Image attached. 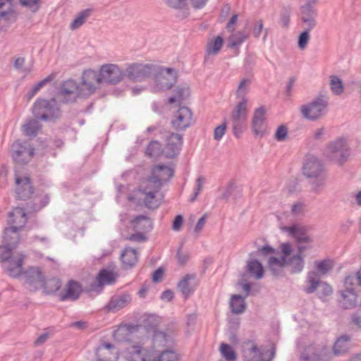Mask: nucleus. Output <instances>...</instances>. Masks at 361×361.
<instances>
[{
    "label": "nucleus",
    "mask_w": 361,
    "mask_h": 361,
    "mask_svg": "<svg viewBox=\"0 0 361 361\" xmlns=\"http://www.w3.org/2000/svg\"><path fill=\"white\" fill-rule=\"evenodd\" d=\"M26 256L21 252L12 253L11 248L7 246H0V262L7 274L13 278L23 276L27 288L30 291H36L40 288H44L45 278L39 267H30L23 270V264Z\"/></svg>",
    "instance_id": "obj_1"
},
{
    "label": "nucleus",
    "mask_w": 361,
    "mask_h": 361,
    "mask_svg": "<svg viewBox=\"0 0 361 361\" xmlns=\"http://www.w3.org/2000/svg\"><path fill=\"white\" fill-rule=\"evenodd\" d=\"M161 187L162 182H142L138 189L128 198L148 209H154L159 207L164 198Z\"/></svg>",
    "instance_id": "obj_2"
},
{
    "label": "nucleus",
    "mask_w": 361,
    "mask_h": 361,
    "mask_svg": "<svg viewBox=\"0 0 361 361\" xmlns=\"http://www.w3.org/2000/svg\"><path fill=\"white\" fill-rule=\"evenodd\" d=\"M16 197L22 200L32 199L30 203L27 205L29 212H37L45 207L49 202L47 195L42 192H35L32 182H16Z\"/></svg>",
    "instance_id": "obj_3"
},
{
    "label": "nucleus",
    "mask_w": 361,
    "mask_h": 361,
    "mask_svg": "<svg viewBox=\"0 0 361 361\" xmlns=\"http://www.w3.org/2000/svg\"><path fill=\"white\" fill-rule=\"evenodd\" d=\"M27 221V214L21 207H16L9 213L8 222L10 227L4 231V246H7L11 250L16 246L19 242L18 231L25 227Z\"/></svg>",
    "instance_id": "obj_4"
},
{
    "label": "nucleus",
    "mask_w": 361,
    "mask_h": 361,
    "mask_svg": "<svg viewBox=\"0 0 361 361\" xmlns=\"http://www.w3.org/2000/svg\"><path fill=\"white\" fill-rule=\"evenodd\" d=\"M323 154L329 162L341 166L349 161L350 148L345 139L338 138L326 146Z\"/></svg>",
    "instance_id": "obj_5"
},
{
    "label": "nucleus",
    "mask_w": 361,
    "mask_h": 361,
    "mask_svg": "<svg viewBox=\"0 0 361 361\" xmlns=\"http://www.w3.org/2000/svg\"><path fill=\"white\" fill-rule=\"evenodd\" d=\"M328 102L324 99L316 98L300 108L303 118L315 121L321 118L326 112Z\"/></svg>",
    "instance_id": "obj_6"
},
{
    "label": "nucleus",
    "mask_w": 361,
    "mask_h": 361,
    "mask_svg": "<svg viewBox=\"0 0 361 361\" xmlns=\"http://www.w3.org/2000/svg\"><path fill=\"white\" fill-rule=\"evenodd\" d=\"M176 80V74L173 70L163 69L152 79L149 89L154 92L167 90L173 85Z\"/></svg>",
    "instance_id": "obj_7"
},
{
    "label": "nucleus",
    "mask_w": 361,
    "mask_h": 361,
    "mask_svg": "<svg viewBox=\"0 0 361 361\" xmlns=\"http://www.w3.org/2000/svg\"><path fill=\"white\" fill-rule=\"evenodd\" d=\"M98 72L102 83L117 84L123 80L124 76L123 70L114 63L103 64Z\"/></svg>",
    "instance_id": "obj_8"
},
{
    "label": "nucleus",
    "mask_w": 361,
    "mask_h": 361,
    "mask_svg": "<svg viewBox=\"0 0 361 361\" xmlns=\"http://www.w3.org/2000/svg\"><path fill=\"white\" fill-rule=\"evenodd\" d=\"M102 83L98 71L85 70L81 77L80 92L83 94H92L99 88Z\"/></svg>",
    "instance_id": "obj_9"
},
{
    "label": "nucleus",
    "mask_w": 361,
    "mask_h": 361,
    "mask_svg": "<svg viewBox=\"0 0 361 361\" xmlns=\"http://www.w3.org/2000/svg\"><path fill=\"white\" fill-rule=\"evenodd\" d=\"M128 361H159L158 355L152 350L140 345H131L124 352Z\"/></svg>",
    "instance_id": "obj_10"
},
{
    "label": "nucleus",
    "mask_w": 361,
    "mask_h": 361,
    "mask_svg": "<svg viewBox=\"0 0 361 361\" xmlns=\"http://www.w3.org/2000/svg\"><path fill=\"white\" fill-rule=\"evenodd\" d=\"M251 130L255 137H262L268 131L266 110L259 107L255 109L252 118Z\"/></svg>",
    "instance_id": "obj_11"
},
{
    "label": "nucleus",
    "mask_w": 361,
    "mask_h": 361,
    "mask_svg": "<svg viewBox=\"0 0 361 361\" xmlns=\"http://www.w3.org/2000/svg\"><path fill=\"white\" fill-rule=\"evenodd\" d=\"M302 172L308 178H323L324 170L319 159L310 155L305 159Z\"/></svg>",
    "instance_id": "obj_12"
},
{
    "label": "nucleus",
    "mask_w": 361,
    "mask_h": 361,
    "mask_svg": "<svg viewBox=\"0 0 361 361\" xmlns=\"http://www.w3.org/2000/svg\"><path fill=\"white\" fill-rule=\"evenodd\" d=\"M193 122V114L192 111L185 106L180 107L174 113L171 124L176 130H185Z\"/></svg>",
    "instance_id": "obj_13"
},
{
    "label": "nucleus",
    "mask_w": 361,
    "mask_h": 361,
    "mask_svg": "<svg viewBox=\"0 0 361 361\" xmlns=\"http://www.w3.org/2000/svg\"><path fill=\"white\" fill-rule=\"evenodd\" d=\"M152 67V65L149 63H130L126 68L127 75L133 81H140L151 73Z\"/></svg>",
    "instance_id": "obj_14"
},
{
    "label": "nucleus",
    "mask_w": 361,
    "mask_h": 361,
    "mask_svg": "<svg viewBox=\"0 0 361 361\" xmlns=\"http://www.w3.org/2000/svg\"><path fill=\"white\" fill-rule=\"evenodd\" d=\"M11 153L15 160L24 161L34 156L35 149L25 142L17 140L12 145Z\"/></svg>",
    "instance_id": "obj_15"
},
{
    "label": "nucleus",
    "mask_w": 361,
    "mask_h": 361,
    "mask_svg": "<svg viewBox=\"0 0 361 361\" xmlns=\"http://www.w3.org/2000/svg\"><path fill=\"white\" fill-rule=\"evenodd\" d=\"M55 102L54 100L49 102L45 99H38L33 107V114L36 118L39 119H46L52 116L54 110Z\"/></svg>",
    "instance_id": "obj_16"
},
{
    "label": "nucleus",
    "mask_w": 361,
    "mask_h": 361,
    "mask_svg": "<svg viewBox=\"0 0 361 361\" xmlns=\"http://www.w3.org/2000/svg\"><path fill=\"white\" fill-rule=\"evenodd\" d=\"M132 300L128 293H122L113 295L105 306V310L110 312H116L128 305Z\"/></svg>",
    "instance_id": "obj_17"
},
{
    "label": "nucleus",
    "mask_w": 361,
    "mask_h": 361,
    "mask_svg": "<svg viewBox=\"0 0 361 361\" xmlns=\"http://www.w3.org/2000/svg\"><path fill=\"white\" fill-rule=\"evenodd\" d=\"M267 351L262 348H258L252 342H248L243 350L245 361H262Z\"/></svg>",
    "instance_id": "obj_18"
},
{
    "label": "nucleus",
    "mask_w": 361,
    "mask_h": 361,
    "mask_svg": "<svg viewBox=\"0 0 361 361\" xmlns=\"http://www.w3.org/2000/svg\"><path fill=\"white\" fill-rule=\"evenodd\" d=\"M197 286L195 276L187 274L179 281L178 288L183 295L188 298L195 291Z\"/></svg>",
    "instance_id": "obj_19"
},
{
    "label": "nucleus",
    "mask_w": 361,
    "mask_h": 361,
    "mask_svg": "<svg viewBox=\"0 0 361 361\" xmlns=\"http://www.w3.org/2000/svg\"><path fill=\"white\" fill-rule=\"evenodd\" d=\"M247 99L243 97L241 100L233 109L231 113V118L234 123L245 121L247 115Z\"/></svg>",
    "instance_id": "obj_20"
},
{
    "label": "nucleus",
    "mask_w": 361,
    "mask_h": 361,
    "mask_svg": "<svg viewBox=\"0 0 361 361\" xmlns=\"http://www.w3.org/2000/svg\"><path fill=\"white\" fill-rule=\"evenodd\" d=\"M131 226L135 231L149 232L152 229V221L146 215H140L130 222Z\"/></svg>",
    "instance_id": "obj_21"
},
{
    "label": "nucleus",
    "mask_w": 361,
    "mask_h": 361,
    "mask_svg": "<svg viewBox=\"0 0 361 361\" xmlns=\"http://www.w3.org/2000/svg\"><path fill=\"white\" fill-rule=\"evenodd\" d=\"M321 276L314 271H308L305 281L304 291L308 294L313 293L317 289H319L322 281Z\"/></svg>",
    "instance_id": "obj_22"
},
{
    "label": "nucleus",
    "mask_w": 361,
    "mask_h": 361,
    "mask_svg": "<svg viewBox=\"0 0 361 361\" xmlns=\"http://www.w3.org/2000/svg\"><path fill=\"white\" fill-rule=\"evenodd\" d=\"M285 229L295 239L297 243L310 241L311 239L307 235V229L305 226L294 225L286 227Z\"/></svg>",
    "instance_id": "obj_23"
},
{
    "label": "nucleus",
    "mask_w": 361,
    "mask_h": 361,
    "mask_svg": "<svg viewBox=\"0 0 361 361\" xmlns=\"http://www.w3.org/2000/svg\"><path fill=\"white\" fill-rule=\"evenodd\" d=\"M121 259L124 268H131L137 262L138 253L135 249L126 247L121 252Z\"/></svg>",
    "instance_id": "obj_24"
},
{
    "label": "nucleus",
    "mask_w": 361,
    "mask_h": 361,
    "mask_svg": "<svg viewBox=\"0 0 361 361\" xmlns=\"http://www.w3.org/2000/svg\"><path fill=\"white\" fill-rule=\"evenodd\" d=\"M287 259L284 257H276L271 256L268 260V267L274 276H280L283 267L286 265Z\"/></svg>",
    "instance_id": "obj_25"
},
{
    "label": "nucleus",
    "mask_w": 361,
    "mask_h": 361,
    "mask_svg": "<svg viewBox=\"0 0 361 361\" xmlns=\"http://www.w3.org/2000/svg\"><path fill=\"white\" fill-rule=\"evenodd\" d=\"M154 180H168L173 176V169L169 166H157L152 172Z\"/></svg>",
    "instance_id": "obj_26"
},
{
    "label": "nucleus",
    "mask_w": 361,
    "mask_h": 361,
    "mask_svg": "<svg viewBox=\"0 0 361 361\" xmlns=\"http://www.w3.org/2000/svg\"><path fill=\"white\" fill-rule=\"evenodd\" d=\"M182 143L181 137L178 135H172L169 138L164 154L166 157H171L175 156L179 150Z\"/></svg>",
    "instance_id": "obj_27"
},
{
    "label": "nucleus",
    "mask_w": 361,
    "mask_h": 361,
    "mask_svg": "<svg viewBox=\"0 0 361 361\" xmlns=\"http://www.w3.org/2000/svg\"><path fill=\"white\" fill-rule=\"evenodd\" d=\"M81 293V286L80 284L74 281H71L66 286V293L61 296L62 300H75Z\"/></svg>",
    "instance_id": "obj_28"
},
{
    "label": "nucleus",
    "mask_w": 361,
    "mask_h": 361,
    "mask_svg": "<svg viewBox=\"0 0 361 361\" xmlns=\"http://www.w3.org/2000/svg\"><path fill=\"white\" fill-rule=\"evenodd\" d=\"M246 269L247 272L257 280L261 279L264 276V271L262 264L257 259L248 261Z\"/></svg>",
    "instance_id": "obj_29"
},
{
    "label": "nucleus",
    "mask_w": 361,
    "mask_h": 361,
    "mask_svg": "<svg viewBox=\"0 0 361 361\" xmlns=\"http://www.w3.org/2000/svg\"><path fill=\"white\" fill-rule=\"evenodd\" d=\"M304 258V256L295 254L287 259L286 265L290 267V271L292 273L298 274L303 270L305 264Z\"/></svg>",
    "instance_id": "obj_30"
},
{
    "label": "nucleus",
    "mask_w": 361,
    "mask_h": 361,
    "mask_svg": "<svg viewBox=\"0 0 361 361\" xmlns=\"http://www.w3.org/2000/svg\"><path fill=\"white\" fill-rule=\"evenodd\" d=\"M245 299V297H243L240 295H233L231 296L230 308L232 313L240 314L245 310L246 303Z\"/></svg>",
    "instance_id": "obj_31"
},
{
    "label": "nucleus",
    "mask_w": 361,
    "mask_h": 361,
    "mask_svg": "<svg viewBox=\"0 0 361 361\" xmlns=\"http://www.w3.org/2000/svg\"><path fill=\"white\" fill-rule=\"evenodd\" d=\"M224 44V38L221 35H217L212 38L207 43L206 47V54L213 56L217 54Z\"/></svg>",
    "instance_id": "obj_32"
},
{
    "label": "nucleus",
    "mask_w": 361,
    "mask_h": 361,
    "mask_svg": "<svg viewBox=\"0 0 361 361\" xmlns=\"http://www.w3.org/2000/svg\"><path fill=\"white\" fill-rule=\"evenodd\" d=\"M334 267V262L330 259L316 260L314 262V269L319 276L326 275Z\"/></svg>",
    "instance_id": "obj_33"
},
{
    "label": "nucleus",
    "mask_w": 361,
    "mask_h": 361,
    "mask_svg": "<svg viewBox=\"0 0 361 361\" xmlns=\"http://www.w3.org/2000/svg\"><path fill=\"white\" fill-rule=\"evenodd\" d=\"M329 86L332 93L335 95H341L345 92L344 82L342 78L338 75H330Z\"/></svg>",
    "instance_id": "obj_34"
},
{
    "label": "nucleus",
    "mask_w": 361,
    "mask_h": 361,
    "mask_svg": "<svg viewBox=\"0 0 361 361\" xmlns=\"http://www.w3.org/2000/svg\"><path fill=\"white\" fill-rule=\"evenodd\" d=\"M349 342L350 337L348 336L338 338L334 345V353L336 355H341L345 353L349 349Z\"/></svg>",
    "instance_id": "obj_35"
},
{
    "label": "nucleus",
    "mask_w": 361,
    "mask_h": 361,
    "mask_svg": "<svg viewBox=\"0 0 361 361\" xmlns=\"http://www.w3.org/2000/svg\"><path fill=\"white\" fill-rule=\"evenodd\" d=\"M302 20L306 24L310 29L313 28L315 26V20L313 16L315 14L314 7H310L307 11L304 9V6H301Z\"/></svg>",
    "instance_id": "obj_36"
},
{
    "label": "nucleus",
    "mask_w": 361,
    "mask_h": 361,
    "mask_svg": "<svg viewBox=\"0 0 361 361\" xmlns=\"http://www.w3.org/2000/svg\"><path fill=\"white\" fill-rule=\"evenodd\" d=\"M116 280V275L112 271L102 269L98 276V282L100 286L112 284Z\"/></svg>",
    "instance_id": "obj_37"
},
{
    "label": "nucleus",
    "mask_w": 361,
    "mask_h": 361,
    "mask_svg": "<svg viewBox=\"0 0 361 361\" xmlns=\"http://www.w3.org/2000/svg\"><path fill=\"white\" fill-rule=\"evenodd\" d=\"M189 94L190 90L188 87H178L174 90L173 95L169 99V103H179L181 100L188 97Z\"/></svg>",
    "instance_id": "obj_38"
},
{
    "label": "nucleus",
    "mask_w": 361,
    "mask_h": 361,
    "mask_svg": "<svg viewBox=\"0 0 361 361\" xmlns=\"http://www.w3.org/2000/svg\"><path fill=\"white\" fill-rule=\"evenodd\" d=\"M343 305L345 308H351L355 306L357 302V294L353 290H345L343 293Z\"/></svg>",
    "instance_id": "obj_39"
},
{
    "label": "nucleus",
    "mask_w": 361,
    "mask_h": 361,
    "mask_svg": "<svg viewBox=\"0 0 361 361\" xmlns=\"http://www.w3.org/2000/svg\"><path fill=\"white\" fill-rule=\"evenodd\" d=\"M169 8L178 11H183L187 9L188 0H163Z\"/></svg>",
    "instance_id": "obj_40"
},
{
    "label": "nucleus",
    "mask_w": 361,
    "mask_h": 361,
    "mask_svg": "<svg viewBox=\"0 0 361 361\" xmlns=\"http://www.w3.org/2000/svg\"><path fill=\"white\" fill-rule=\"evenodd\" d=\"M219 350L221 355L227 361H235L236 353L231 345L226 343H221Z\"/></svg>",
    "instance_id": "obj_41"
},
{
    "label": "nucleus",
    "mask_w": 361,
    "mask_h": 361,
    "mask_svg": "<svg viewBox=\"0 0 361 361\" xmlns=\"http://www.w3.org/2000/svg\"><path fill=\"white\" fill-rule=\"evenodd\" d=\"M247 38V35L243 32H236L233 33L228 39V44L231 47L240 45Z\"/></svg>",
    "instance_id": "obj_42"
},
{
    "label": "nucleus",
    "mask_w": 361,
    "mask_h": 361,
    "mask_svg": "<svg viewBox=\"0 0 361 361\" xmlns=\"http://www.w3.org/2000/svg\"><path fill=\"white\" fill-rule=\"evenodd\" d=\"M63 92L65 94L77 93L79 94H83L82 92H80V87L78 88L75 81L73 80H67L63 83Z\"/></svg>",
    "instance_id": "obj_43"
},
{
    "label": "nucleus",
    "mask_w": 361,
    "mask_h": 361,
    "mask_svg": "<svg viewBox=\"0 0 361 361\" xmlns=\"http://www.w3.org/2000/svg\"><path fill=\"white\" fill-rule=\"evenodd\" d=\"M228 128L226 121H224L216 126L213 130V137L216 141H220L225 135Z\"/></svg>",
    "instance_id": "obj_44"
},
{
    "label": "nucleus",
    "mask_w": 361,
    "mask_h": 361,
    "mask_svg": "<svg viewBox=\"0 0 361 361\" xmlns=\"http://www.w3.org/2000/svg\"><path fill=\"white\" fill-rule=\"evenodd\" d=\"M129 331L128 326L126 324L120 325L114 332L113 337L118 341H123Z\"/></svg>",
    "instance_id": "obj_45"
},
{
    "label": "nucleus",
    "mask_w": 361,
    "mask_h": 361,
    "mask_svg": "<svg viewBox=\"0 0 361 361\" xmlns=\"http://www.w3.org/2000/svg\"><path fill=\"white\" fill-rule=\"evenodd\" d=\"M13 12V0H0V14L2 17Z\"/></svg>",
    "instance_id": "obj_46"
},
{
    "label": "nucleus",
    "mask_w": 361,
    "mask_h": 361,
    "mask_svg": "<svg viewBox=\"0 0 361 361\" xmlns=\"http://www.w3.org/2000/svg\"><path fill=\"white\" fill-rule=\"evenodd\" d=\"M159 361H177L178 355L177 353L171 350H167L163 351L159 355H158Z\"/></svg>",
    "instance_id": "obj_47"
},
{
    "label": "nucleus",
    "mask_w": 361,
    "mask_h": 361,
    "mask_svg": "<svg viewBox=\"0 0 361 361\" xmlns=\"http://www.w3.org/2000/svg\"><path fill=\"white\" fill-rule=\"evenodd\" d=\"M250 81L249 79L243 78L239 82L236 90V95L239 97H244L245 94L247 92Z\"/></svg>",
    "instance_id": "obj_48"
},
{
    "label": "nucleus",
    "mask_w": 361,
    "mask_h": 361,
    "mask_svg": "<svg viewBox=\"0 0 361 361\" xmlns=\"http://www.w3.org/2000/svg\"><path fill=\"white\" fill-rule=\"evenodd\" d=\"M161 152V145L157 142H152L146 151V153L149 157H156Z\"/></svg>",
    "instance_id": "obj_49"
},
{
    "label": "nucleus",
    "mask_w": 361,
    "mask_h": 361,
    "mask_svg": "<svg viewBox=\"0 0 361 361\" xmlns=\"http://www.w3.org/2000/svg\"><path fill=\"white\" fill-rule=\"evenodd\" d=\"M310 32L307 30L303 31L300 33L298 37V47L301 50H303L306 48L309 41H310Z\"/></svg>",
    "instance_id": "obj_50"
},
{
    "label": "nucleus",
    "mask_w": 361,
    "mask_h": 361,
    "mask_svg": "<svg viewBox=\"0 0 361 361\" xmlns=\"http://www.w3.org/2000/svg\"><path fill=\"white\" fill-rule=\"evenodd\" d=\"M87 15H88L87 12H83V13H80L72 22V23L71 25V28L72 30H75V29H78V27H80L81 25H82L86 20Z\"/></svg>",
    "instance_id": "obj_51"
},
{
    "label": "nucleus",
    "mask_w": 361,
    "mask_h": 361,
    "mask_svg": "<svg viewBox=\"0 0 361 361\" xmlns=\"http://www.w3.org/2000/svg\"><path fill=\"white\" fill-rule=\"evenodd\" d=\"M277 253L278 252H276L271 246L269 245H265L262 247H259L257 251V255L263 257H267Z\"/></svg>",
    "instance_id": "obj_52"
},
{
    "label": "nucleus",
    "mask_w": 361,
    "mask_h": 361,
    "mask_svg": "<svg viewBox=\"0 0 361 361\" xmlns=\"http://www.w3.org/2000/svg\"><path fill=\"white\" fill-rule=\"evenodd\" d=\"M275 138L278 141H284L288 138V128L283 125L277 128Z\"/></svg>",
    "instance_id": "obj_53"
},
{
    "label": "nucleus",
    "mask_w": 361,
    "mask_h": 361,
    "mask_svg": "<svg viewBox=\"0 0 361 361\" xmlns=\"http://www.w3.org/2000/svg\"><path fill=\"white\" fill-rule=\"evenodd\" d=\"M312 248V239L311 238L310 241H304V243H298L297 254L305 257V252Z\"/></svg>",
    "instance_id": "obj_54"
},
{
    "label": "nucleus",
    "mask_w": 361,
    "mask_h": 361,
    "mask_svg": "<svg viewBox=\"0 0 361 361\" xmlns=\"http://www.w3.org/2000/svg\"><path fill=\"white\" fill-rule=\"evenodd\" d=\"M169 336L163 331H157L154 335V341L160 345H165L169 341Z\"/></svg>",
    "instance_id": "obj_55"
},
{
    "label": "nucleus",
    "mask_w": 361,
    "mask_h": 361,
    "mask_svg": "<svg viewBox=\"0 0 361 361\" xmlns=\"http://www.w3.org/2000/svg\"><path fill=\"white\" fill-rule=\"evenodd\" d=\"M52 79H53L52 76L49 75V76L47 77L46 78H44V80L39 82L30 90V95L31 97L34 96L43 85H44L46 83L50 82Z\"/></svg>",
    "instance_id": "obj_56"
},
{
    "label": "nucleus",
    "mask_w": 361,
    "mask_h": 361,
    "mask_svg": "<svg viewBox=\"0 0 361 361\" xmlns=\"http://www.w3.org/2000/svg\"><path fill=\"white\" fill-rule=\"evenodd\" d=\"M305 205L302 202H296L291 207V213L295 216L302 215L305 212Z\"/></svg>",
    "instance_id": "obj_57"
},
{
    "label": "nucleus",
    "mask_w": 361,
    "mask_h": 361,
    "mask_svg": "<svg viewBox=\"0 0 361 361\" xmlns=\"http://www.w3.org/2000/svg\"><path fill=\"white\" fill-rule=\"evenodd\" d=\"M204 182H196L193 187V194L190 197V202H194L200 192L203 190L204 187Z\"/></svg>",
    "instance_id": "obj_58"
},
{
    "label": "nucleus",
    "mask_w": 361,
    "mask_h": 361,
    "mask_svg": "<svg viewBox=\"0 0 361 361\" xmlns=\"http://www.w3.org/2000/svg\"><path fill=\"white\" fill-rule=\"evenodd\" d=\"M23 6L35 11L39 7V0H20Z\"/></svg>",
    "instance_id": "obj_59"
},
{
    "label": "nucleus",
    "mask_w": 361,
    "mask_h": 361,
    "mask_svg": "<svg viewBox=\"0 0 361 361\" xmlns=\"http://www.w3.org/2000/svg\"><path fill=\"white\" fill-rule=\"evenodd\" d=\"M177 259L178 263L183 265L188 261L189 255L188 252H181L180 249H179L177 252Z\"/></svg>",
    "instance_id": "obj_60"
},
{
    "label": "nucleus",
    "mask_w": 361,
    "mask_h": 361,
    "mask_svg": "<svg viewBox=\"0 0 361 361\" xmlns=\"http://www.w3.org/2000/svg\"><path fill=\"white\" fill-rule=\"evenodd\" d=\"M319 290L322 293L323 296H327L332 293L331 287L329 284L323 281L319 288Z\"/></svg>",
    "instance_id": "obj_61"
},
{
    "label": "nucleus",
    "mask_w": 361,
    "mask_h": 361,
    "mask_svg": "<svg viewBox=\"0 0 361 361\" xmlns=\"http://www.w3.org/2000/svg\"><path fill=\"white\" fill-rule=\"evenodd\" d=\"M262 29H263V23L262 20H258L257 22H255L253 25V27H252V32H253V35L256 37H258L260 35V33L262 32Z\"/></svg>",
    "instance_id": "obj_62"
},
{
    "label": "nucleus",
    "mask_w": 361,
    "mask_h": 361,
    "mask_svg": "<svg viewBox=\"0 0 361 361\" xmlns=\"http://www.w3.org/2000/svg\"><path fill=\"white\" fill-rule=\"evenodd\" d=\"M281 250L283 255L281 257H284L285 259H287L288 256H289L292 252V247L290 243H282L281 245Z\"/></svg>",
    "instance_id": "obj_63"
},
{
    "label": "nucleus",
    "mask_w": 361,
    "mask_h": 361,
    "mask_svg": "<svg viewBox=\"0 0 361 361\" xmlns=\"http://www.w3.org/2000/svg\"><path fill=\"white\" fill-rule=\"evenodd\" d=\"M145 233L141 231H136L135 233L132 234L129 237V240L133 241L142 242L146 240Z\"/></svg>",
    "instance_id": "obj_64"
}]
</instances>
